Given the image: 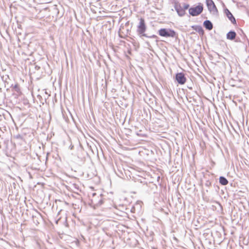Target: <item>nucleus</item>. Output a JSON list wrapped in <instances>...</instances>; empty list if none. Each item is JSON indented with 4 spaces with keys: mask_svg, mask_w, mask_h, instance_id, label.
Returning <instances> with one entry per match:
<instances>
[{
    "mask_svg": "<svg viewBox=\"0 0 249 249\" xmlns=\"http://www.w3.org/2000/svg\"><path fill=\"white\" fill-rule=\"evenodd\" d=\"M206 3L210 12L213 14L218 13V10L213 0H206Z\"/></svg>",
    "mask_w": 249,
    "mask_h": 249,
    "instance_id": "obj_5",
    "label": "nucleus"
},
{
    "mask_svg": "<svg viewBox=\"0 0 249 249\" xmlns=\"http://www.w3.org/2000/svg\"><path fill=\"white\" fill-rule=\"evenodd\" d=\"M203 4L198 3L197 5L194 6L189 9V13L193 17L199 15L203 11Z\"/></svg>",
    "mask_w": 249,
    "mask_h": 249,
    "instance_id": "obj_1",
    "label": "nucleus"
},
{
    "mask_svg": "<svg viewBox=\"0 0 249 249\" xmlns=\"http://www.w3.org/2000/svg\"><path fill=\"white\" fill-rule=\"evenodd\" d=\"M140 22L137 26V31L142 36H146L144 34L146 30V26L144 18H141L139 19Z\"/></svg>",
    "mask_w": 249,
    "mask_h": 249,
    "instance_id": "obj_4",
    "label": "nucleus"
},
{
    "mask_svg": "<svg viewBox=\"0 0 249 249\" xmlns=\"http://www.w3.org/2000/svg\"><path fill=\"white\" fill-rule=\"evenodd\" d=\"M176 80L180 85L184 84L186 82V78L183 73H178L176 75Z\"/></svg>",
    "mask_w": 249,
    "mask_h": 249,
    "instance_id": "obj_6",
    "label": "nucleus"
},
{
    "mask_svg": "<svg viewBox=\"0 0 249 249\" xmlns=\"http://www.w3.org/2000/svg\"><path fill=\"white\" fill-rule=\"evenodd\" d=\"M159 35L163 37H175L177 34L175 31L173 30L166 28H162L159 30Z\"/></svg>",
    "mask_w": 249,
    "mask_h": 249,
    "instance_id": "obj_3",
    "label": "nucleus"
},
{
    "mask_svg": "<svg viewBox=\"0 0 249 249\" xmlns=\"http://www.w3.org/2000/svg\"><path fill=\"white\" fill-rule=\"evenodd\" d=\"M236 33L234 31H230L227 34V38L228 39L233 40L235 38Z\"/></svg>",
    "mask_w": 249,
    "mask_h": 249,
    "instance_id": "obj_9",
    "label": "nucleus"
},
{
    "mask_svg": "<svg viewBox=\"0 0 249 249\" xmlns=\"http://www.w3.org/2000/svg\"><path fill=\"white\" fill-rule=\"evenodd\" d=\"M174 7L178 15L181 17L185 14L186 10L189 8V5L187 3L181 5L180 3L177 2L175 3Z\"/></svg>",
    "mask_w": 249,
    "mask_h": 249,
    "instance_id": "obj_2",
    "label": "nucleus"
},
{
    "mask_svg": "<svg viewBox=\"0 0 249 249\" xmlns=\"http://www.w3.org/2000/svg\"><path fill=\"white\" fill-rule=\"evenodd\" d=\"M219 182L223 185H226L228 183V180L223 177H220L219 178Z\"/></svg>",
    "mask_w": 249,
    "mask_h": 249,
    "instance_id": "obj_10",
    "label": "nucleus"
},
{
    "mask_svg": "<svg viewBox=\"0 0 249 249\" xmlns=\"http://www.w3.org/2000/svg\"><path fill=\"white\" fill-rule=\"evenodd\" d=\"M224 12L226 16L229 18V19L231 22V23H233V24H236L235 18L233 16L232 14L231 13V12L228 9H225Z\"/></svg>",
    "mask_w": 249,
    "mask_h": 249,
    "instance_id": "obj_7",
    "label": "nucleus"
},
{
    "mask_svg": "<svg viewBox=\"0 0 249 249\" xmlns=\"http://www.w3.org/2000/svg\"><path fill=\"white\" fill-rule=\"evenodd\" d=\"M203 25L205 28L209 30H211L213 28L212 23L209 20L205 21L203 23Z\"/></svg>",
    "mask_w": 249,
    "mask_h": 249,
    "instance_id": "obj_8",
    "label": "nucleus"
}]
</instances>
